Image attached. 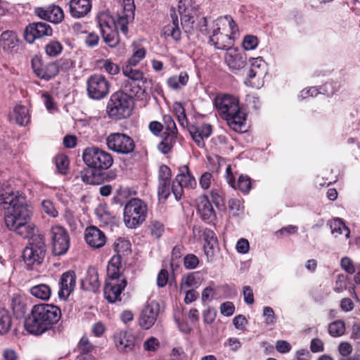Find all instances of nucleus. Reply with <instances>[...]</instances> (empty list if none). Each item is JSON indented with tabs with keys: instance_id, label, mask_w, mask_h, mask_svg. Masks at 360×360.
Masks as SVG:
<instances>
[{
	"instance_id": "5701e85b",
	"label": "nucleus",
	"mask_w": 360,
	"mask_h": 360,
	"mask_svg": "<svg viewBox=\"0 0 360 360\" xmlns=\"http://www.w3.org/2000/svg\"><path fill=\"white\" fill-rule=\"evenodd\" d=\"M92 7L91 0H70L69 2V11L74 18L85 17Z\"/></svg>"
},
{
	"instance_id": "58836bf2",
	"label": "nucleus",
	"mask_w": 360,
	"mask_h": 360,
	"mask_svg": "<svg viewBox=\"0 0 360 360\" xmlns=\"http://www.w3.org/2000/svg\"><path fill=\"white\" fill-rule=\"evenodd\" d=\"M176 142V134H167L159 143L158 149L164 154L168 153Z\"/></svg>"
},
{
	"instance_id": "de8ad7c7",
	"label": "nucleus",
	"mask_w": 360,
	"mask_h": 360,
	"mask_svg": "<svg viewBox=\"0 0 360 360\" xmlns=\"http://www.w3.org/2000/svg\"><path fill=\"white\" fill-rule=\"evenodd\" d=\"M63 217L71 229H75L76 228L78 219L75 212L70 207H66L65 209Z\"/></svg>"
},
{
	"instance_id": "f257e3e1",
	"label": "nucleus",
	"mask_w": 360,
	"mask_h": 360,
	"mask_svg": "<svg viewBox=\"0 0 360 360\" xmlns=\"http://www.w3.org/2000/svg\"><path fill=\"white\" fill-rule=\"evenodd\" d=\"M0 205L4 210V220L8 229L24 238L32 236L35 225L31 221L32 210L25 196L19 192L5 191L0 194Z\"/></svg>"
},
{
	"instance_id": "680f3d73",
	"label": "nucleus",
	"mask_w": 360,
	"mask_h": 360,
	"mask_svg": "<svg viewBox=\"0 0 360 360\" xmlns=\"http://www.w3.org/2000/svg\"><path fill=\"white\" fill-rule=\"evenodd\" d=\"M79 348L82 352L88 354L94 349L95 347L90 342L87 337L84 336L79 340Z\"/></svg>"
},
{
	"instance_id": "a211bd4d",
	"label": "nucleus",
	"mask_w": 360,
	"mask_h": 360,
	"mask_svg": "<svg viewBox=\"0 0 360 360\" xmlns=\"http://www.w3.org/2000/svg\"><path fill=\"white\" fill-rule=\"evenodd\" d=\"M197 209L202 219L208 224H213L217 217L215 211L206 195H200L196 200Z\"/></svg>"
},
{
	"instance_id": "72a5a7b5",
	"label": "nucleus",
	"mask_w": 360,
	"mask_h": 360,
	"mask_svg": "<svg viewBox=\"0 0 360 360\" xmlns=\"http://www.w3.org/2000/svg\"><path fill=\"white\" fill-rule=\"evenodd\" d=\"M121 268V256L115 255L111 257L108 262L107 266V276L108 278H124L120 276Z\"/></svg>"
},
{
	"instance_id": "1a4fd4ad",
	"label": "nucleus",
	"mask_w": 360,
	"mask_h": 360,
	"mask_svg": "<svg viewBox=\"0 0 360 360\" xmlns=\"http://www.w3.org/2000/svg\"><path fill=\"white\" fill-rule=\"evenodd\" d=\"M196 186V181L189 171L188 165H182L179 168V174L172 183V191L176 200L181 198L184 188H193Z\"/></svg>"
},
{
	"instance_id": "2eb2a0df",
	"label": "nucleus",
	"mask_w": 360,
	"mask_h": 360,
	"mask_svg": "<svg viewBox=\"0 0 360 360\" xmlns=\"http://www.w3.org/2000/svg\"><path fill=\"white\" fill-rule=\"evenodd\" d=\"M31 63L34 74L39 78L49 80L58 72V68L56 63H49L44 65L40 58L37 56L32 58Z\"/></svg>"
},
{
	"instance_id": "b1692460",
	"label": "nucleus",
	"mask_w": 360,
	"mask_h": 360,
	"mask_svg": "<svg viewBox=\"0 0 360 360\" xmlns=\"http://www.w3.org/2000/svg\"><path fill=\"white\" fill-rule=\"evenodd\" d=\"M117 349L121 353H128L134 347V337L126 331H120L114 335Z\"/></svg>"
},
{
	"instance_id": "69168bd1",
	"label": "nucleus",
	"mask_w": 360,
	"mask_h": 360,
	"mask_svg": "<svg viewBox=\"0 0 360 360\" xmlns=\"http://www.w3.org/2000/svg\"><path fill=\"white\" fill-rule=\"evenodd\" d=\"M96 214L98 218L104 224L109 223L112 217L108 213L103 207H99L96 210Z\"/></svg>"
},
{
	"instance_id": "c756f323",
	"label": "nucleus",
	"mask_w": 360,
	"mask_h": 360,
	"mask_svg": "<svg viewBox=\"0 0 360 360\" xmlns=\"http://www.w3.org/2000/svg\"><path fill=\"white\" fill-rule=\"evenodd\" d=\"M19 39L16 34L10 30L4 31L0 37V47L5 51H12L18 45Z\"/></svg>"
},
{
	"instance_id": "7c9ffc66",
	"label": "nucleus",
	"mask_w": 360,
	"mask_h": 360,
	"mask_svg": "<svg viewBox=\"0 0 360 360\" xmlns=\"http://www.w3.org/2000/svg\"><path fill=\"white\" fill-rule=\"evenodd\" d=\"M39 15L48 21L53 23H58L62 21L64 14L62 8L58 6H52L46 10H42Z\"/></svg>"
},
{
	"instance_id": "393cba45",
	"label": "nucleus",
	"mask_w": 360,
	"mask_h": 360,
	"mask_svg": "<svg viewBox=\"0 0 360 360\" xmlns=\"http://www.w3.org/2000/svg\"><path fill=\"white\" fill-rule=\"evenodd\" d=\"M101 32L107 30L120 29L122 32V25L119 23L120 15L115 20L108 11L101 12L97 17Z\"/></svg>"
},
{
	"instance_id": "39448f33",
	"label": "nucleus",
	"mask_w": 360,
	"mask_h": 360,
	"mask_svg": "<svg viewBox=\"0 0 360 360\" xmlns=\"http://www.w3.org/2000/svg\"><path fill=\"white\" fill-rule=\"evenodd\" d=\"M133 98L122 91L113 93L107 103L106 111L112 120L129 117L133 110Z\"/></svg>"
},
{
	"instance_id": "79ce46f5",
	"label": "nucleus",
	"mask_w": 360,
	"mask_h": 360,
	"mask_svg": "<svg viewBox=\"0 0 360 360\" xmlns=\"http://www.w3.org/2000/svg\"><path fill=\"white\" fill-rule=\"evenodd\" d=\"M101 69L111 75H115L120 72L119 66L110 59H103L98 61Z\"/></svg>"
},
{
	"instance_id": "cd10ccee",
	"label": "nucleus",
	"mask_w": 360,
	"mask_h": 360,
	"mask_svg": "<svg viewBox=\"0 0 360 360\" xmlns=\"http://www.w3.org/2000/svg\"><path fill=\"white\" fill-rule=\"evenodd\" d=\"M9 117L11 121L20 126H26L30 121V115L27 107L22 105H15L10 112Z\"/></svg>"
},
{
	"instance_id": "423d86ee",
	"label": "nucleus",
	"mask_w": 360,
	"mask_h": 360,
	"mask_svg": "<svg viewBox=\"0 0 360 360\" xmlns=\"http://www.w3.org/2000/svg\"><path fill=\"white\" fill-rule=\"evenodd\" d=\"M147 210V205L142 200L132 198L129 200L124 208V221L126 226L130 229L139 226L146 220Z\"/></svg>"
},
{
	"instance_id": "0eeeda50",
	"label": "nucleus",
	"mask_w": 360,
	"mask_h": 360,
	"mask_svg": "<svg viewBox=\"0 0 360 360\" xmlns=\"http://www.w3.org/2000/svg\"><path fill=\"white\" fill-rule=\"evenodd\" d=\"M82 159L88 167L97 169H107L113 163L111 154L96 146L86 148L82 153Z\"/></svg>"
},
{
	"instance_id": "338daca9",
	"label": "nucleus",
	"mask_w": 360,
	"mask_h": 360,
	"mask_svg": "<svg viewBox=\"0 0 360 360\" xmlns=\"http://www.w3.org/2000/svg\"><path fill=\"white\" fill-rule=\"evenodd\" d=\"M163 120L166 124V129L169 131L168 134H176L177 129L172 117L169 115H164Z\"/></svg>"
},
{
	"instance_id": "8fccbe9b",
	"label": "nucleus",
	"mask_w": 360,
	"mask_h": 360,
	"mask_svg": "<svg viewBox=\"0 0 360 360\" xmlns=\"http://www.w3.org/2000/svg\"><path fill=\"white\" fill-rule=\"evenodd\" d=\"M131 66V65H127L122 70L123 74L134 81L143 80L144 77L142 72L136 69H133Z\"/></svg>"
},
{
	"instance_id": "3c124183",
	"label": "nucleus",
	"mask_w": 360,
	"mask_h": 360,
	"mask_svg": "<svg viewBox=\"0 0 360 360\" xmlns=\"http://www.w3.org/2000/svg\"><path fill=\"white\" fill-rule=\"evenodd\" d=\"M228 207L233 216H238L244 208L242 201L236 198L230 199L228 202Z\"/></svg>"
},
{
	"instance_id": "c85d7f7f",
	"label": "nucleus",
	"mask_w": 360,
	"mask_h": 360,
	"mask_svg": "<svg viewBox=\"0 0 360 360\" xmlns=\"http://www.w3.org/2000/svg\"><path fill=\"white\" fill-rule=\"evenodd\" d=\"M82 286L89 291H96L100 287L98 271L94 267L87 269L85 277L82 280Z\"/></svg>"
},
{
	"instance_id": "603ef678",
	"label": "nucleus",
	"mask_w": 360,
	"mask_h": 360,
	"mask_svg": "<svg viewBox=\"0 0 360 360\" xmlns=\"http://www.w3.org/2000/svg\"><path fill=\"white\" fill-rule=\"evenodd\" d=\"M237 185L241 192L248 193L251 189L250 178L247 175H240L238 179Z\"/></svg>"
},
{
	"instance_id": "0e129e2a",
	"label": "nucleus",
	"mask_w": 360,
	"mask_h": 360,
	"mask_svg": "<svg viewBox=\"0 0 360 360\" xmlns=\"http://www.w3.org/2000/svg\"><path fill=\"white\" fill-rule=\"evenodd\" d=\"M184 263L187 269H193L198 266L199 259L195 255L188 254L184 257Z\"/></svg>"
},
{
	"instance_id": "4c0bfd02",
	"label": "nucleus",
	"mask_w": 360,
	"mask_h": 360,
	"mask_svg": "<svg viewBox=\"0 0 360 360\" xmlns=\"http://www.w3.org/2000/svg\"><path fill=\"white\" fill-rule=\"evenodd\" d=\"M41 211L51 218L58 217V211L50 199H44L40 203Z\"/></svg>"
},
{
	"instance_id": "e2e57ef3",
	"label": "nucleus",
	"mask_w": 360,
	"mask_h": 360,
	"mask_svg": "<svg viewBox=\"0 0 360 360\" xmlns=\"http://www.w3.org/2000/svg\"><path fill=\"white\" fill-rule=\"evenodd\" d=\"M43 102L47 110L51 113H54L57 111L58 108L56 103L54 102L52 97L47 94H42Z\"/></svg>"
},
{
	"instance_id": "37998d69",
	"label": "nucleus",
	"mask_w": 360,
	"mask_h": 360,
	"mask_svg": "<svg viewBox=\"0 0 360 360\" xmlns=\"http://www.w3.org/2000/svg\"><path fill=\"white\" fill-rule=\"evenodd\" d=\"M113 248L117 255L121 256V254L126 255L130 252L131 244L127 240L118 238L114 243Z\"/></svg>"
},
{
	"instance_id": "4d7b16f0",
	"label": "nucleus",
	"mask_w": 360,
	"mask_h": 360,
	"mask_svg": "<svg viewBox=\"0 0 360 360\" xmlns=\"http://www.w3.org/2000/svg\"><path fill=\"white\" fill-rule=\"evenodd\" d=\"M80 177L82 181L86 184H96V176L90 167L85 168L82 170L80 173Z\"/></svg>"
},
{
	"instance_id": "c03bdc74",
	"label": "nucleus",
	"mask_w": 360,
	"mask_h": 360,
	"mask_svg": "<svg viewBox=\"0 0 360 360\" xmlns=\"http://www.w3.org/2000/svg\"><path fill=\"white\" fill-rule=\"evenodd\" d=\"M328 332L333 337H339L345 332V325L342 321H335L331 323L328 326Z\"/></svg>"
},
{
	"instance_id": "f8f14e48",
	"label": "nucleus",
	"mask_w": 360,
	"mask_h": 360,
	"mask_svg": "<svg viewBox=\"0 0 360 360\" xmlns=\"http://www.w3.org/2000/svg\"><path fill=\"white\" fill-rule=\"evenodd\" d=\"M51 238L53 253L63 255L70 247V237L67 231L61 226H54L51 229Z\"/></svg>"
},
{
	"instance_id": "9b49d317",
	"label": "nucleus",
	"mask_w": 360,
	"mask_h": 360,
	"mask_svg": "<svg viewBox=\"0 0 360 360\" xmlns=\"http://www.w3.org/2000/svg\"><path fill=\"white\" fill-rule=\"evenodd\" d=\"M87 93L91 98L100 100L110 91V83L106 78L98 74L89 77L86 82Z\"/></svg>"
},
{
	"instance_id": "f3484780",
	"label": "nucleus",
	"mask_w": 360,
	"mask_h": 360,
	"mask_svg": "<svg viewBox=\"0 0 360 360\" xmlns=\"http://www.w3.org/2000/svg\"><path fill=\"white\" fill-rule=\"evenodd\" d=\"M226 51L224 60L231 70L238 71L245 68L247 63L245 53L232 47Z\"/></svg>"
},
{
	"instance_id": "a19ab883",
	"label": "nucleus",
	"mask_w": 360,
	"mask_h": 360,
	"mask_svg": "<svg viewBox=\"0 0 360 360\" xmlns=\"http://www.w3.org/2000/svg\"><path fill=\"white\" fill-rule=\"evenodd\" d=\"M117 30L115 29L101 32L105 43L111 48L115 47L119 43Z\"/></svg>"
},
{
	"instance_id": "6e6552de",
	"label": "nucleus",
	"mask_w": 360,
	"mask_h": 360,
	"mask_svg": "<svg viewBox=\"0 0 360 360\" xmlns=\"http://www.w3.org/2000/svg\"><path fill=\"white\" fill-rule=\"evenodd\" d=\"M29 238V245L24 249L22 257L26 265L33 268L42 263L46 252L45 244L43 238L34 233Z\"/></svg>"
},
{
	"instance_id": "5fc2aeb1",
	"label": "nucleus",
	"mask_w": 360,
	"mask_h": 360,
	"mask_svg": "<svg viewBox=\"0 0 360 360\" xmlns=\"http://www.w3.org/2000/svg\"><path fill=\"white\" fill-rule=\"evenodd\" d=\"M262 316L264 318V323L267 326L274 325L276 321V316L271 307L266 306L263 308Z\"/></svg>"
},
{
	"instance_id": "4be33fe9",
	"label": "nucleus",
	"mask_w": 360,
	"mask_h": 360,
	"mask_svg": "<svg viewBox=\"0 0 360 360\" xmlns=\"http://www.w3.org/2000/svg\"><path fill=\"white\" fill-rule=\"evenodd\" d=\"M84 238L86 243L93 248H101L106 243L105 235L96 226H89L86 229Z\"/></svg>"
},
{
	"instance_id": "a18cd8bd",
	"label": "nucleus",
	"mask_w": 360,
	"mask_h": 360,
	"mask_svg": "<svg viewBox=\"0 0 360 360\" xmlns=\"http://www.w3.org/2000/svg\"><path fill=\"white\" fill-rule=\"evenodd\" d=\"M55 162L58 171L61 174H66L68 170L69 160L63 154L58 155L55 158Z\"/></svg>"
},
{
	"instance_id": "412c9836",
	"label": "nucleus",
	"mask_w": 360,
	"mask_h": 360,
	"mask_svg": "<svg viewBox=\"0 0 360 360\" xmlns=\"http://www.w3.org/2000/svg\"><path fill=\"white\" fill-rule=\"evenodd\" d=\"M76 285L75 274L73 271H67L60 278L58 297L65 300L73 292Z\"/></svg>"
},
{
	"instance_id": "a878e982",
	"label": "nucleus",
	"mask_w": 360,
	"mask_h": 360,
	"mask_svg": "<svg viewBox=\"0 0 360 360\" xmlns=\"http://www.w3.org/2000/svg\"><path fill=\"white\" fill-rule=\"evenodd\" d=\"M331 234L340 240H347L350 236V231L345 222L340 218H335L328 221Z\"/></svg>"
},
{
	"instance_id": "f704fd0d",
	"label": "nucleus",
	"mask_w": 360,
	"mask_h": 360,
	"mask_svg": "<svg viewBox=\"0 0 360 360\" xmlns=\"http://www.w3.org/2000/svg\"><path fill=\"white\" fill-rule=\"evenodd\" d=\"M188 79V75L186 72H181L178 75L169 77L167 84L170 89L177 91L187 84Z\"/></svg>"
},
{
	"instance_id": "20e7f679",
	"label": "nucleus",
	"mask_w": 360,
	"mask_h": 360,
	"mask_svg": "<svg viewBox=\"0 0 360 360\" xmlns=\"http://www.w3.org/2000/svg\"><path fill=\"white\" fill-rule=\"evenodd\" d=\"M238 31V27L230 15L219 17L212 22L210 41L217 49L228 50L233 46V35Z\"/></svg>"
},
{
	"instance_id": "e433bc0d",
	"label": "nucleus",
	"mask_w": 360,
	"mask_h": 360,
	"mask_svg": "<svg viewBox=\"0 0 360 360\" xmlns=\"http://www.w3.org/2000/svg\"><path fill=\"white\" fill-rule=\"evenodd\" d=\"M30 292L32 296L42 300H49L51 295V289L46 284H39L32 286L30 289Z\"/></svg>"
},
{
	"instance_id": "aec40b11",
	"label": "nucleus",
	"mask_w": 360,
	"mask_h": 360,
	"mask_svg": "<svg viewBox=\"0 0 360 360\" xmlns=\"http://www.w3.org/2000/svg\"><path fill=\"white\" fill-rule=\"evenodd\" d=\"M198 6L193 0H179L178 11L183 24L190 25L194 22V15Z\"/></svg>"
},
{
	"instance_id": "9d476101",
	"label": "nucleus",
	"mask_w": 360,
	"mask_h": 360,
	"mask_svg": "<svg viewBox=\"0 0 360 360\" xmlns=\"http://www.w3.org/2000/svg\"><path fill=\"white\" fill-rule=\"evenodd\" d=\"M108 148L117 153L129 154L135 148L134 140L122 133H112L106 138Z\"/></svg>"
},
{
	"instance_id": "13d9d810",
	"label": "nucleus",
	"mask_w": 360,
	"mask_h": 360,
	"mask_svg": "<svg viewBox=\"0 0 360 360\" xmlns=\"http://www.w3.org/2000/svg\"><path fill=\"white\" fill-rule=\"evenodd\" d=\"M258 39L254 35H247L243 41V47L245 50H254L258 45Z\"/></svg>"
},
{
	"instance_id": "f03ea898",
	"label": "nucleus",
	"mask_w": 360,
	"mask_h": 360,
	"mask_svg": "<svg viewBox=\"0 0 360 360\" xmlns=\"http://www.w3.org/2000/svg\"><path fill=\"white\" fill-rule=\"evenodd\" d=\"M214 105L219 116L233 131H246V113L239 105L238 98L229 94H219L214 98Z\"/></svg>"
},
{
	"instance_id": "6ab92c4d",
	"label": "nucleus",
	"mask_w": 360,
	"mask_h": 360,
	"mask_svg": "<svg viewBox=\"0 0 360 360\" xmlns=\"http://www.w3.org/2000/svg\"><path fill=\"white\" fill-rule=\"evenodd\" d=\"M188 131L196 145L200 148H203L205 146L204 139L210 136L212 127L207 123L200 125L193 124L189 126Z\"/></svg>"
},
{
	"instance_id": "ea45409f",
	"label": "nucleus",
	"mask_w": 360,
	"mask_h": 360,
	"mask_svg": "<svg viewBox=\"0 0 360 360\" xmlns=\"http://www.w3.org/2000/svg\"><path fill=\"white\" fill-rule=\"evenodd\" d=\"M11 317L5 309H0V333L5 334L11 328Z\"/></svg>"
},
{
	"instance_id": "bf43d9fd",
	"label": "nucleus",
	"mask_w": 360,
	"mask_h": 360,
	"mask_svg": "<svg viewBox=\"0 0 360 360\" xmlns=\"http://www.w3.org/2000/svg\"><path fill=\"white\" fill-rule=\"evenodd\" d=\"M146 56V50L143 48H139L135 51L131 57L129 59V64L131 66H136Z\"/></svg>"
},
{
	"instance_id": "dca6fc26",
	"label": "nucleus",
	"mask_w": 360,
	"mask_h": 360,
	"mask_svg": "<svg viewBox=\"0 0 360 360\" xmlns=\"http://www.w3.org/2000/svg\"><path fill=\"white\" fill-rule=\"evenodd\" d=\"M160 313V305L155 301L148 302L141 314L139 324L144 329H149L155 323Z\"/></svg>"
},
{
	"instance_id": "7ed1b4c3",
	"label": "nucleus",
	"mask_w": 360,
	"mask_h": 360,
	"mask_svg": "<svg viewBox=\"0 0 360 360\" xmlns=\"http://www.w3.org/2000/svg\"><path fill=\"white\" fill-rule=\"evenodd\" d=\"M60 318V310L52 304L35 305L32 315L25 321V328L30 334L39 335L50 330Z\"/></svg>"
},
{
	"instance_id": "09e8293b",
	"label": "nucleus",
	"mask_w": 360,
	"mask_h": 360,
	"mask_svg": "<svg viewBox=\"0 0 360 360\" xmlns=\"http://www.w3.org/2000/svg\"><path fill=\"white\" fill-rule=\"evenodd\" d=\"M63 46L58 41H51L45 47V51L49 56H56L61 53Z\"/></svg>"
},
{
	"instance_id": "49530a36",
	"label": "nucleus",
	"mask_w": 360,
	"mask_h": 360,
	"mask_svg": "<svg viewBox=\"0 0 360 360\" xmlns=\"http://www.w3.org/2000/svg\"><path fill=\"white\" fill-rule=\"evenodd\" d=\"M172 186H171V182L163 181L158 182V195L160 200H165L170 195Z\"/></svg>"
},
{
	"instance_id": "473e14b6",
	"label": "nucleus",
	"mask_w": 360,
	"mask_h": 360,
	"mask_svg": "<svg viewBox=\"0 0 360 360\" xmlns=\"http://www.w3.org/2000/svg\"><path fill=\"white\" fill-rule=\"evenodd\" d=\"M250 63V69L248 74L249 79L263 77L266 72V64L262 58H252Z\"/></svg>"
},
{
	"instance_id": "6e6d98bb",
	"label": "nucleus",
	"mask_w": 360,
	"mask_h": 360,
	"mask_svg": "<svg viewBox=\"0 0 360 360\" xmlns=\"http://www.w3.org/2000/svg\"><path fill=\"white\" fill-rule=\"evenodd\" d=\"M143 347L146 352H155L160 347V342L156 338L150 337L143 342Z\"/></svg>"
},
{
	"instance_id": "4468645a",
	"label": "nucleus",
	"mask_w": 360,
	"mask_h": 360,
	"mask_svg": "<svg viewBox=\"0 0 360 360\" xmlns=\"http://www.w3.org/2000/svg\"><path fill=\"white\" fill-rule=\"evenodd\" d=\"M53 30L51 26L44 22H34L26 27L24 32L25 39L30 44L37 38L51 36Z\"/></svg>"
},
{
	"instance_id": "774afa93",
	"label": "nucleus",
	"mask_w": 360,
	"mask_h": 360,
	"mask_svg": "<svg viewBox=\"0 0 360 360\" xmlns=\"http://www.w3.org/2000/svg\"><path fill=\"white\" fill-rule=\"evenodd\" d=\"M342 268L348 274H352L355 272V266L352 259L347 257H343L340 262Z\"/></svg>"
},
{
	"instance_id": "ddd939ff",
	"label": "nucleus",
	"mask_w": 360,
	"mask_h": 360,
	"mask_svg": "<svg viewBox=\"0 0 360 360\" xmlns=\"http://www.w3.org/2000/svg\"><path fill=\"white\" fill-rule=\"evenodd\" d=\"M127 285L125 278H107L104 287V296L111 303L121 300V293Z\"/></svg>"
},
{
	"instance_id": "2f4dec72",
	"label": "nucleus",
	"mask_w": 360,
	"mask_h": 360,
	"mask_svg": "<svg viewBox=\"0 0 360 360\" xmlns=\"http://www.w3.org/2000/svg\"><path fill=\"white\" fill-rule=\"evenodd\" d=\"M172 23L164 27L162 33L165 37H170L174 41H179L181 38V30L179 26L178 17L174 11H172Z\"/></svg>"
},
{
	"instance_id": "bb28decb",
	"label": "nucleus",
	"mask_w": 360,
	"mask_h": 360,
	"mask_svg": "<svg viewBox=\"0 0 360 360\" xmlns=\"http://www.w3.org/2000/svg\"><path fill=\"white\" fill-rule=\"evenodd\" d=\"M123 14L120 15L119 23L122 25V32L126 34L128 32L127 25L134 18V0H123Z\"/></svg>"
},
{
	"instance_id": "864d4df0",
	"label": "nucleus",
	"mask_w": 360,
	"mask_h": 360,
	"mask_svg": "<svg viewBox=\"0 0 360 360\" xmlns=\"http://www.w3.org/2000/svg\"><path fill=\"white\" fill-rule=\"evenodd\" d=\"M150 230L151 235L155 238H159L162 236L165 231L164 225L156 220L152 221L150 224Z\"/></svg>"
},
{
	"instance_id": "052dcab7",
	"label": "nucleus",
	"mask_w": 360,
	"mask_h": 360,
	"mask_svg": "<svg viewBox=\"0 0 360 360\" xmlns=\"http://www.w3.org/2000/svg\"><path fill=\"white\" fill-rule=\"evenodd\" d=\"M171 177L172 172L169 167L165 165H161L158 172V182H171Z\"/></svg>"
},
{
	"instance_id": "c9c22d12",
	"label": "nucleus",
	"mask_w": 360,
	"mask_h": 360,
	"mask_svg": "<svg viewBox=\"0 0 360 360\" xmlns=\"http://www.w3.org/2000/svg\"><path fill=\"white\" fill-rule=\"evenodd\" d=\"M201 284L200 278L195 274L191 273L181 278L179 289L180 290H191L196 289Z\"/></svg>"
}]
</instances>
